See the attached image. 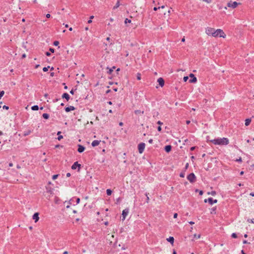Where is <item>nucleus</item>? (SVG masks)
<instances>
[{
	"label": "nucleus",
	"mask_w": 254,
	"mask_h": 254,
	"mask_svg": "<svg viewBox=\"0 0 254 254\" xmlns=\"http://www.w3.org/2000/svg\"><path fill=\"white\" fill-rule=\"evenodd\" d=\"M205 32L208 36H212L215 38L222 37L225 38L226 37V35L223 30L221 29L215 30L213 28L207 27L205 28Z\"/></svg>",
	"instance_id": "nucleus-1"
},
{
	"label": "nucleus",
	"mask_w": 254,
	"mask_h": 254,
	"mask_svg": "<svg viewBox=\"0 0 254 254\" xmlns=\"http://www.w3.org/2000/svg\"><path fill=\"white\" fill-rule=\"evenodd\" d=\"M215 145H227L229 143V139L227 138H218L211 140Z\"/></svg>",
	"instance_id": "nucleus-2"
},
{
	"label": "nucleus",
	"mask_w": 254,
	"mask_h": 254,
	"mask_svg": "<svg viewBox=\"0 0 254 254\" xmlns=\"http://www.w3.org/2000/svg\"><path fill=\"white\" fill-rule=\"evenodd\" d=\"M187 179L192 183L195 182L196 177L194 173H192L187 176Z\"/></svg>",
	"instance_id": "nucleus-3"
},
{
	"label": "nucleus",
	"mask_w": 254,
	"mask_h": 254,
	"mask_svg": "<svg viewBox=\"0 0 254 254\" xmlns=\"http://www.w3.org/2000/svg\"><path fill=\"white\" fill-rule=\"evenodd\" d=\"M145 146V144L143 142L139 143L138 145V152L140 154H141L144 151Z\"/></svg>",
	"instance_id": "nucleus-4"
},
{
	"label": "nucleus",
	"mask_w": 254,
	"mask_h": 254,
	"mask_svg": "<svg viewBox=\"0 0 254 254\" xmlns=\"http://www.w3.org/2000/svg\"><path fill=\"white\" fill-rule=\"evenodd\" d=\"M238 2L236 1L232 2L230 1L227 3V6L229 7H232L233 8H236L239 4Z\"/></svg>",
	"instance_id": "nucleus-5"
},
{
	"label": "nucleus",
	"mask_w": 254,
	"mask_h": 254,
	"mask_svg": "<svg viewBox=\"0 0 254 254\" xmlns=\"http://www.w3.org/2000/svg\"><path fill=\"white\" fill-rule=\"evenodd\" d=\"M128 212H129L128 208H126V209L123 210V211L122 212V217H123L122 220H125L126 216L128 214Z\"/></svg>",
	"instance_id": "nucleus-6"
},
{
	"label": "nucleus",
	"mask_w": 254,
	"mask_h": 254,
	"mask_svg": "<svg viewBox=\"0 0 254 254\" xmlns=\"http://www.w3.org/2000/svg\"><path fill=\"white\" fill-rule=\"evenodd\" d=\"M190 77L191 78L189 81L190 83H195L197 81L196 78L194 76L193 73H190L189 75Z\"/></svg>",
	"instance_id": "nucleus-7"
},
{
	"label": "nucleus",
	"mask_w": 254,
	"mask_h": 254,
	"mask_svg": "<svg viewBox=\"0 0 254 254\" xmlns=\"http://www.w3.org/2000/svg\"><path fill=\"white\" fill-rule=\"evenodd\" d=\"M80 164H78L77 162H75L73 163V164L71 166V169L73 170L76 169L77 167L78 168V169H80Z\"/></svg>",
	"instance_id": "nucleus-8"
},
{
	"label": "nucleus",
	"mask_w": 254,
	"mask_h": 254,
	"mask_svg": "<svg viewBox=\"0 0 254 254\" xmlns=\"http://www.w3.org/2000/svg\"><path fill=\"white\" fill-rule=\"evenodd\" d=\"M32 218L35 220V222H37L39 219V213L38 212L34 213L32 216Z\"/></svg>",
	"instance_id": "nucleus-9"
},
{
	"label": "nucleus",
	"mask_w": 254,
	"mask_h": 254,
	"mask_svg": "<svg viewBox=\"0 0 254 254\" xmlns=\"http://www.w3.org/2000/svg\"><path fill=\"white\" fill-rule=\"evenodd\" d=\"M207 201L208 203L211 205L213 203H216L217 202V199H213L212 197L208 198Z\"/></svg>",
	"instance_id": "nucleus-10"
},
{
	"label": "nucleus",
	"mask_w": 254,
	"mask_h": 254,
	"mask_svg": "<svg viewBox=\"0 0 254 254\" xmlns=\"http://www.w3.org/2000/svg\"><path fill=\"white\" fill-rule=\"evenodd\" d=\"M157 81L160 86L163 87L164 85V80L162 77L159 78Z\"/></svg>",
	"instance_id": "nucleus-11"
},
{
	"label": "nucleus",
	"mask_w": 254,
	"mask_h": 254,
	"mask_svg": "<svg viewBox=\"0 0 254 254\" xmlns=\"http://www.w3.org/2000/svg\"><path fill=\"white\" fill-rule=\"evenodd\" d=\"M78 148L77 151L79 153H82V152H83L84 151L85 147L83 146H82L80 144H79L78 145Z\"/></svg>",
	"instance_id": "nucleus-12"
},
{
	"label": "nucleus",
	"mask_w": 254,
	"mask_h": 254,
	"mask_svg": "<svg viewBox=\"0 0 254 254\" xmlns=\"http://www.w3.org/2000/svg\"><path fill=\"white\" fill-rule=\"evenodd\" d=\"M75 110V108L73 106H70L69 107H67L65 108V111L66 112H69L71 111H73Z\"/></svg>",
	"instance_id": "nucleus-13"
},
{
	"label": "nucleus",
	"mask_w": 254,
	"mask_h": 254,
	"mask_svg": "<svg viewBox=\"0 0 254 254\" xmlns=\"http://www.w3.org/2000/svg\"><path fill=\"white\" fill-rule=\"evenodd\" d=\"M100 141L95 140L92 141L91 145L93 147L98 146L100 143Z\"/></svg>",
	"instance_id": "nucleus-14"
},
{
	"label": "nucleus",
	"mask_w": 254,
	"mask_h": 254,
	"mask_svg": "<svg viewBox=\"0 0 254 254\" xmlns=\"http://www.w3.org/2000/svg\"><path fill=\"white\" fill-rule=\"evenodd\" d=\"M62 97L63 98H65L67 101H68L69 99V95L67 93H64L63 94Z\"/></svg>",
	"instance_id": "nucleus-15"
},
{
	"label": "nucleus",
	"mask_w": 254,
	"mask_h": 254,
	"mask_svg": "<svg viewBox=\"0 0 254 254\" xmlns=\"http://www.w3.org/2000/svg\"><path fill=\"white\" fill-rule=\"evenodd\" d=\"M172 146L170 145H167L165 147V150L167 152H169L171 150Z\"/></svg>",
	"instance_id": "nucleus-16"
},
{
	"label": "nucleus",
	"mask_w": 254,
	"mask_h": 254,
	"mask_svg": "<svg viewBox=\"0 0 254 254\" xmlns=\"http://www.w3.org/2000/svg\"><path fill=\"white\" fill-rule=\"evenodd\" d=\"M167 241L173 245L174 244V239L173 237H170L167 239Z\"/></svg>",
	"instance_id": "nucleus-17"
},
{
	"label": "nucleus",
	"mask_w": 254,
	"mask_h": 254,
	"mask_svg": "<svg viewBox=\"0 0 254 254\" xmlns=\"http://www.w3.org/2000/svg\"><path fill=\"white\" fill-rule=\"evenodd\" d=\"M46 190L47 191L50 193V194H52L53 193V189L51 187H46Z\"/></svg>",
	"instance_id": "nucleus-18"
},
{
	"label": "nucleus",
	"mask_w": 254,
	"mask_h": 254,
	"mask_svg": "<svg viewBox=\"0 0 254 254\" xmlns=\"http://www.w3.org/2000/svg\"><path fill=\"white\" fill-rule=\"evenodd\" d=\"M251 122V119H247L245 120V125L246 126H249Z\"/></svg>",
	"instance_id": "nucleus-19"
},
{
	"label": "nucleus",
	"mask_w": 254,
	"mask_h": 254,
	"mask_svg": "<svg viewBox=\"0 0 254 254\" xmlns=\"http://www.w3.org/2000/svg\"><path fill=\"white\" fill-rule=\"evenodd\" d=\"M61 133V131H58L57 133V134L59 135L58 137V139L59 140H61L63 138V135H60Z\"/></svg>",
	"instance_id": "nucleus-20"
},
{
	"label": "nucleus",
	"mask_w": 254,
	"mask_h": 254,
	"mask_svg": "<svg viewBox=\"0 0 254 254\" xmlns=\"http://www.w3.org/2000/svg\"><path fill=\"white\" fill-rule=\"evenodd\" d=\"M134 113L136 115H138V114H144V112L143 111H141L140 110H135L134 111Z\"/></svg>",
	"instance_id": "nucleus-21"
},
{
	"label": "nucleus",
	"mask_w": 254,
	"mask_h": 254,
	"mask_svg": "<svg viewBox=\"0 0 254 254\" xmlns=\"http://www.w3.org/2000/svg\"><path fill=\"white\" fill-rule=\"evenodd\" d=\"M31 109L33 111H37L39 109V107L37 105H34L31 107Z\"/></svg>",
	"instance_id": "nucleus-22"
},
{
	"label": "nucleus",
	"mask_w": 254,
	"mask_h": 254,
	"mask_svg": "<svg viewBox=\"0 0 254 254\" xmlns=\"http://www.w3.org/2000/svg\"><path fill=\"white\" fill-rule=\"evenodd\" d=\"M42 116L45 119H48L49 118V115L47 113H44Z\"/></svg>",
	"instance_id": "nucleus-23"
},
{
	"label": "nucleus",
	"mask_w": 254,
	"mask_h": 254,
	"mask_svg": "<svg viewBox=\"0 0 254 254\" xmlns=\"http://www.w3.org/2000/svg\"><path fill=\"white\" fill-rule=\"evenodd\" d=\"M106 192H107V194L108 195H111V194L112 193V191L110 189H107L106 190Z\"/></svg>",
	"instance_id": "nucleus-24"
},
{
	"label": "nucleus",
	"mask_w": 254,
	"mask_h": 254,
	"mask_svg": "<svg viewBox=\"0 0 254 254\" xmlns=\"http://www.w3.org/2000/svg\"><path fill=\"white\" fill-rule=\"evenodd\" d=\"M120 5V1L118 0L116 4V5L114 6V9H116V8H118Z\"/></svg>",
	"instance_id": "nucleus-25"
},
{
	"label": "nucleus",
	"mask_w": 254,
	"mask_h": 254,
	"mask_svg": "<svg viewBox=\"0 0 254 254\" xmlns=\"http://www.w3.org/2000/svg\"><path fill=\"white\" fill-rule=\"evenodd\" d=\"M208 194H211V195H212L213 196H214V195H215L216 194V192L215 191H212L211 192H208Z\"/></svg>",
	"instance_id": "nucleus-26"
},
{
	"label": "nucleus",
	"mask_w": 254,
	"mask_h": 254,
	"mask_svg": "<svg viewBox=\"0 0 254 254\" xmlns=\"http://www.w3.org/2000/svg\"><path fill=\"white\" fill-rule=\"evenodd\" d=\"M30 133H31V131L30 130H28L27 131H25L24 133V136H27V135H29Z\"/></svg>",
	"instance_id": "nucleus-27"
},
{
	"label": "nucleus",
	"mask_w": 254,
	"mask_h": 254,
	"mask_svg": "<svg viewBox=\"0 0 254 254\" xmlns=\"http://www.w3.org/2000/svg\"><path fill=\"white\" fill-rule=\"evenodd\" d=\"M137 80H140L141 79V74L140 73H137Z\"/></svg>",
	"instance_id": "nucleus-28"
},
{
	"label": "nucleus",
	"mask_w": 254,
	"mask_h": 254,
	"mask_svg": "<svg viewBox=\"0 0 254 254\" xmlns=\"http://www.w3.org/2000/svg\"><path fill=\"white\" fill-rule=\"evenodd\" d=\"M50 67L49 66H47V67H44L43 68V70L44 71V72H46V71H47L48 70V68Z\"/></svg>",
	"instance_id": "nucleus-29"
},
{
	"label": "nucleus",
	"mask_w": 254,
	"mask_h": 254,
	"mask_svg": "<svg viewBox=\"0 0 254 254\" xmlns=\"http://www.w3.org/2000/svg\"><path fill=\"white\" fill-rule=\"evenodd\" d=\"M193 236H194V238L199 239L200 237V234H198V235L194 234Z\"/></svg>",
	"instance_id": "nucleus-30"
},
{
	"label": "nucleus",
	"mask_w": 254,
	"mask_h": 254,
	"mask_svg": "<svg viewBox=\"0 0 254 254\" xmlns=\"http://www.w3.org/2000/svg\"><path fill=\"white\" fill-rule=\"evenodd\" d=\"M148 193H146L145 194V195H146V202H147V203H148L149 200V196H148Z\"/></svg>",
	"instance_id": "nucleus-31"
},
{
	"label": "nucleus",
	"mask_w": 254,
	"mask_h": 254,
	"mask_svg": "<svg viewBox=\"0 0 254 254\" xmlns=\"http://www.w3.org/2000/svg\"><path fill=\"white\" fill-rule=\"evenodd\" d=\"M130 22H131V20L128 19V18H126L125 20V23H130Z\"/></svg>",
	"instance_id": "nucleus-32"
},
{
	"label": "nucleus",
	"mask_w": 254,
	"mask_h": 254,
	"mask_svg": "<svg viewBox=\"0 0 254 254\" xmlns=\"http://www.w3.org/2000/svg\"><path fill=\"white\" fill-rule=\"evenodd\" d=\"M4 91H0V99L2 97V96L4 95Z\"/></svg>",
	"instance_id": "nucleus-33"
},
{
	"label": "nucleus",
	"mask_w": 254,
	"mask_h": 254,
	"mask_svg": "<svg viewBox=\"0 0 254 254\" xmlns=\"http://www.w3.org/2000/svg\"><path fill=\"white\" fill-rule=\"evenodd\" d=\"M59 44V42L58 41H55L54 42V46H58Z\"/></svg>",
	"instance_id": "nucleus-34"
},
{
	"label": "nucleus",
	"mask_w": 254,
	"mask_h": 254,
	"mask_svg": "<svg viewBox=\"0 0 254 254\" xmlns=\"http://www.w3.org/2000/svg\"><path fill=\"white\" fill-rule=\"evenodd\" d=\"M58 176H59V175H58V174L54 175L53 176L52 179L53 180H55V179H56L58 177Z\"/></svg>",
	"instance_id": "nucleus-35"
},
{
	"label": "nucleus",
	"mask_w": 254,
	"mask_h": 254,
	"mask_svg": "<svg viewBox=\"0 0 254 254\" xmlns=\"http://www.w3.org/2000/svg\"><path fill=\"white\" fill-rule=\"evenodd\" d=\"M248 222L254 224V218L252 219H248Z\"/></svg>",
	"instance_id": "nucleus-36"
},
{
	"label": "nucleus",
	"mask_w": 254,
	"mask_h": 254,
	"mask_svg": "<svg viewBox=\"0 0 254 254\" xmlns=\"http://www.w3.org/2000/svg\"><path fill=\"white\" fill-rule=\"evenodd\" d=\"M232 237L233 238H236L237 237V234L235 233H233L232 235H231Z\"/></svg>",
	"instance_id": "nucleus-37"
},
{
	"label": "nucleus",
	"mask_w": 254,
	"mask_h": 254,
	"mask_svg": "<svg viewBox=\"0 0 254 254\" xmlns=\"http://www.w3.org/2000/svg\"><path fill=\"white\" fill-rule=\"evenodd\" d=\"M189 79L188 76H184L183 78V80L185 82H186Z\"/></svg>",
	"instance_id": "nucleus-38"
},
{
	"label": "nucleus",
	"mask_w": 254,
	"mask_h": 254,
	"mask_svg": "<svg viewBox=\"0 0 254 254\" xmlns=\"http://www.w3.org/2000/svg\"><path fill=\"white\" fill-rule=\"evenodd\" d=\"M180 177H182V178L185 177V173H181L180 174Z\"/></svg>",
	"instance_id": "nucleus-39"
},
{
	"label": "nucleus",
	"mask_w": 254,
	"mask_h": 254,
	"mask_svg": "<svg viewBox=\"0 0 254 254\" xmlns=\"http://www.w3.org/2000/svg\"><path fill=\"white\" fill-rule=\"evenodd\" d=\"M2 108L3 109L5 110H8L9 109V107L6 105H4Z\"/></svg>",
	"instance_id": "nucleus-40"
},
{
	"label": "nucleus",
	"mask_w": 254,
	"mask_h": 254,
	"mask_svg": "<svg viewBox=\"0 0 254 254\" xmlns=\"http://www.w3.org/2000/svg\"><path fill=\"white\" fill-rule=\"evenodd\" d=\"M202 0L208 3H209L211 2V0Z\"/></svg>",
	"instance_id": "nucleus-41"
},
{
	"label": "nucleus",
	"mask_w": 254,
	"mask_h": 254,
	"mask_svg": "<svg viewBox=\"0 0 254 254\" xmlns=\"http://www.w3.org/2000/svg\"><path fill=\"white\" fill-rule=\"evenodd\" d=\"M236 161L241 162H242V158L241 157H240L239 159L236 160Z\"/></svg>",
	"instance_id": "nucleus-42"
},
{
	"label": "nucleus",
	"mask_w": 254,
	"mask_h": 254,
	"mask_svg": "<svg viewBox=\"0 0 254 254\" xmlns=\"http://www.w3.org/2000/svg\"><path fill=\"white\" fill-rule=\"evenodd\" d=\"M159 9H160V7H154V8H153V10H155V11H156V10H157Z\"/></svg>",
	"instance_id": "nucleus-43"
},
{
	"label": "nucleus",
	"mask_w": 254,
	"mask_h": 254,
	"mask_svg": "<svg viewBox=\"0 0 254 254\" xmlns=\"http://www.w3.org/2000/svg\"><path fill=\"white\" fill-rule=\"evenodd\" d=\"M162 128H161V127L160 126H159L157 128V130L159 131H160L161 130Z\"/></svg>",
	"instance_id": "nucleus-44"
},
{
	"label": "nucleus",
	"mask_w": 254,
	"mask_h": 254,
	"mask_svg": "<svg viewBox=\"0 0 254 254\" xmlns=\"http://www.w3.org/2000/svg\"><path fill=\"white\" fill-rule=\"evenodd\" d=\"M79 202H80V198H77L76 199V203L78 204V203H79Z\"/></svg>",
	"instance_id": "nucleus-45"
},
{
	"label": "nucleus",
	"mask_w": 254,
	"mask_h": 254,
	"mask_svg": "<svg viewBox=\"0 0 254 254\" xmlns=\"http://www.w3.org/2000/svg\"><path fill=\"white\" fill-rule=\"evenodd\" d=\"M148 142L149 143L151 144L153 142V139H150L149 140H148Z\"/></svg>",
	"instance_id": "nucleus-46"
},
{
	"label": "nucleus",
	"mask_w": 254,
	"mask_h": 254,
	"mask_svg": "<svg viewBox=\"0 0 254 254\" xmlns=\"http://www.w3.org/2000/svg\"><path fill=\"white\" fill-rule=\"evenodd\" d=\"M177 216H178V214L177 213H175L174 214V218H176L177 217Z\"/></svg>",
	"instance_id": "nucleus-47"
},
{
	"label": "nucleus",
	"mask_w": 254,
	"mask_h": 254,
	"mask_svg": "<svg viewBox=\"0 0 254 254\" xmlns=\"http://www.w3.org/2000/svg\"><path fill=\"white\" fill-rule=\"evenodd\" d=\"M54 49H53V48H50V51L52 53H54Z\"/></svg>",
	"instance_id": "nucleus-48"
},
{
	"label": "nucleus",
	"mask_w": 254,
	"mask_h": 254,
	"mask_svg": "<svg viewBox=\"0 0 254 254\" xmlns=\"http://www.w3.org/2000/svg\"><path fill=\"white\" fill-rule=\"evenodd\" d=\"M46 16L47 18H50L51 16V15L50 14L48 13L46 14Z\"/></svg>",
	"instance_id": "nucleus-49"
},
{
	"label": "nucleus",
	"mask_w": 254,
	"mask_h": 254,
	"mask_svg": "<svg viewBox=\"0 0 254 254\" xmlns=\"http://www.w3.org/2000/svg\"><path fill=\"white\" fill-rule=\"evenodd\" d=\"M157 124L159 125H161L163 124V123L160 121H158Z\"/></svg>",
	"instance_id": "nucleus-50"
},
{
	"label": "nucleus",
	"mask_w": 254,
	"mask_h": 254,
	"mask_svg": "<svg viewBox=\"0 0 254 254\" xmlns=\"http://www.w3.org/2000/svg\"><path fill=\"white\" fill-rule=\"evenodd\" d=\"M46 55L47 56H50L51 54L49 52H47L46 53Z\"/></svg>",
	"instance_id": "nucleus-51"
},
{
	"label": "nucleus",
	"mask_w": 254,
	"mask_h": 254,
	"mask_svg": "<svg viewBox=\"0 0 254 254\" xmlns=\"http://www.w3.org/2000/svg\"><path fill=\"white\" fill-rule=\"evenodd\" d=\"M188 166H189V164L188 163H187L186 164V166H185V169H187L188 168Z\"/></svg>",
	"instance_id": "nucleus-52"
},
{
	"label": "nucleus",
	"mask_w": 254,
	"mask_h": 254,
	"mask_svg": "<svg viewBox=\"0 0 254 254\" xmlns=\"http://www.w3.org/2000/svg\"><path fill=\"white\" fill-rule=\"evenodd\" d=\"M26 54H23L22 55V58H25L26 57Z\"/></svg>",
	"instance_id": "nucleus-53"
},
{
	"label": "nucleus",
	"mask_w": 254,
	"mask_h": 254,
	"mask_svg": "<svg viewBox=\"0 0 254 254\" xmlns=\"http://www.w3.org/2000/svg\"><path fill=\"white\" fill-rule=\"evenodd\" d=\"M70 176V174L69 173H68L66 174V177H69Z\"/></svg>",
	"instance_id": "nucleus-54"
},
{
	"label": "nucleus",
	"mask_w": 254,
	"mask_h": 254,
	"mask_svg": "<svg viewBox=\"0 0 254 254\" xmlns=\"http://www.w3.org/2000/svg\"><path fill=\"white\" fill-rule=\"evenodd\" d=\"M70 93L71 94H74V91L73 90H71L70 91Z\"/></svg>",
	"instance_id": "nucleus-55"
},
{
	"label": "nucleus",
	"mask_w": 254,
	"mask_h": 254,
	"mask_svg": "<svg viewBox=\"0 0 254 254\" xmlns=\"http://www.w3.org/2000/svg\"><path fill=\"white\" fill-rule=\"evenodd\" d=\"M250 195L252 196H254V192H251L250 193Z\"/></svg>",
	"instance_id": "nucleus-56"
},
{
	"label": "nucleus",
	"mask_w": 254,
	"mask_h": 254,
	"mask_svg": "<svg viewBox=\"0 0 254 254\" xmlns=\"http://www.w3.org/2000/svg\"><path fill=\"white\" fill-rule=\"evenodd\" d=\"M194 148H195V147H191L190 148V150L191 151H193L194 149Z\"/></svg>",
	"instance_id": "nucleus-57"
},
{
	"label": "nucleus",
	"mask_w": 254,
	"mask_h": 254,
	"mask_svg": "<svg viewBox=\"0 0 254 254\" xmlns=\"http://www.w3.org/2000/svg\"><path fill=\"white\" fill-rule=\"evenodd\" d=\"M172 9V8H170V9L168 11V13L169 14H170L171 13V9Z\"/></svg>",
	"instance_id": "nucleus-58"
},
{
	"label": "nucleus",
	"mask_w": 254,
	"mask_h": 254,
	"mask_svg": "<svg viewBox=\"0 0 254 254\" xmlns=\"http://www.w3.org/2000/svg\"><path fill=\"white\" fill-rule=\"evenodd\" d=\"M160 7V8H165V5H162L161 6H159Z\"/></svg>",
	"instance_id": "nucleus-59"
},
{
	"label": "nucleus",
	"mask_w": 254,
	"mask_h": 254,
	"mask_svg": "<svg viewBox=\"0 0 254 254\" xmlns=\"http://www.w3.org/2000/svg\"><path fill=\"white\" fill-rule=\"evenodd\" d=\"M12 166H13V164H12V163H10L9 164V167H12Z\"/></svg>",
	"instance_id": "nucleus-60"
},
{
	"label": "nucleus",
	"mask_w": 254,
	"mask_h": 254,
	"mask_svg": "<svg viewBox=\"0 0 254 254\" xmlns=\"http://www.w3.org/2000/svg\"><path fill=\"white\" fill-rule=\"evenodd\" d=\"M173 254H177V253L175 250H173Z\"/></svg>",
	"instance_id": "nucleus-61"
},
{
	"label": "nucleus",
	"mask_w": 254,
	"mask_h": 254,
	"mask_svg": "<svg viewBox=\"0 0 254 254\" xmlns=\"http://www.w3.org/2000/svg\"><path fill=\"white\" fill-rule=\"evenodd\" d=\"M241 253H242V254H246L244 252V251L243 250H242V251H241Z\"/></svg>",
	"instance_id": "nucleus-62"
},
{
	"label": "nucleus",
	"mask_w": 254,
	"mask_h": 254,
	"mask_svg": "<svg viewBox=\"0 0 254 254\" xmlns=\"http://www.w3.org/2000/svg\"><path fill=\"white\" fill-rule=\"evenodd\" d=\"M119 125H120V126H122L123 125V123L122 122H120V123H119Z\"/></svg>",
	"instance_id": "nucleus-63"
},
{
	"label": "nucleus",
	"mask_w": 254,
	"mask_h": 254,
	"mask_svg": "<svg viewBox=\"0 0 254 254\" xmlns=\"http://www.w3.org/2000/svg\"><path fill=\"white\" fill-rule=\"evenodd\" d=\"M68 252L67 251H65L64 252L63 254H67Z\"/></svg>",
	"instance_id": "nucleus-64"
}]
</instances>
